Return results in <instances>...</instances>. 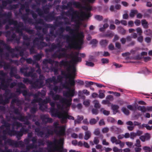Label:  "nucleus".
Masks as SVG:
<instances>
[{
  "label": "nucleus",
  "instance_id": "nucleus-12",
  "mask_svg": "<svg viewBox=\"0 0 152 152\" xmlns=\"http://www.w3.org/2000/svg\"><path fill=\"white\" fill-rule=\"evenodd\" d=\"M57 117L61 119V121L62 124L66 123L67 122V112L64 111L62 113L60 112H58Z\"/></svg>",
  "mask_w": 152,
  "mask_h": 152
},
{
  "label": "nucleus",
  "instance_id": "nucleus-15",
  "mask_svg": "<svg viewBox=\"0 0 152 152\" xmlns=\"http://www.w3.org/2000/svg\"><path fill=\"white\" fill-rule=\"evenodd\" d=\"M75 93V89L70 88L68 89L67 91H64L63 93V94L64 96L69 98L68 99H69L70 98L72 99V97L74 96Z\"/></svg>",
  "mask_w": 152,
  "mask_h": 152
},
{
  "label": "nucleus",
  "instance_id": "nucleus-62",
  "mask_svg": "<svg viewBox=\"0 0 152 152\" xmlns=\"http://www.w3.org/2000/svg\"><path fill=\"white\" fill-rule=\"evenodd\" d=\"M35 20L36 21V24L39 23L41 25H44L45 24V22L42 19L39 18L37 20V19Z\"/></svg>",
  "mask_w": 152,
  "mask_h": 152
},
{
  "label": "nucleus",
  "instance_id": "nucleus-24",
  "mask_svg": "<svg viewBox=\"0 0 152 152\" xmlns=\"http://www.w3.org/2000/svg\"><path fill=\"white\" fill-rule=\"evenodd\" d=\"M81 7H82V8L84 10L87 11L88 12L87 13V14L88 13H89L91 14V13L90 12L92 10V7L91 6L88 4L86 6ZM84 13V12H83V14L82 15H83ZM85 14H87V13H85ZM91 16V15H90V17Z\"/></svg>",
  "mask_w": 152,
  "mask_h": 152
},
{
  "label": "nucleus",
  "instance_id": "nucleus-45",
  "mask_svg": "<svg viewBox=\"0 0 152 152\" xmlns=\"http://www.w3.org/2000/svg\"><path fill=\"white\" fill-rule=\"evenodd\" d=\"M19 116L17 118V119L19 120V121L21 122L24 121L25 120H26V116L22 115L21 114L19 115Z\"/></svg>",
  "mask_w": 152,
  "mask_h": 152
},
{
  "label": "nucleus",
  "instance_id": "nucleus-60",
  "mask_svg": "<svg viewBox=\"0 0 152 152\" xmlns=\"http://www.w3.org/2000/svg\"><path fill=\"white\" fill-rule=\"evenodd\" d=\"M33 58L36 61H39L42 58V56L40 54L35 55L34 56Z\"/></svg>",
  "mask_w": 152,
  "mask_h": 152
},
{
  "label": "nucleus",
  "instance_id": "nucleus-38",
  "mask_svg": "<svg viewBox=\"0 0 152 152\" xmlns=\"http://www.w3.org/2000/svg\"><path fill=\"white\" fill-rule=\"evenodd\" d=\"M141 22L142 25L144 28L147 29L148 28V22L145 20L142 19Z\"/></svg>",
  "mask_w": 152,
  "mask_h": 152
},
{
  "label": "nucleus",
  "instance_id": "nucleus-46",
  "mask_svg": "<svg viewBox=\"0 0 152 152\" xmlns=\"http://www.w3.org/2000/svg\"><path fill=\"white\" fill-rule=\"evenodd\" d=\"M43 129L45 130H46L47 133L48 134H49V135H53V134L54 132L53 130L51 129H48V127H43Z\"/></svg>",
  "mask_w": 152,
  "mask_h": 152
},
{
  "label": "nucleus",
  "instance_id": "nucleus-4",
  "mask_svg": "<svg viewBox=\"0 0 152 152\" xmlns=\"http://www.w3.org/2000/svg\"><path fill=\"white\" fill-rule=\"evenodd\" d=\"M79 52H75L73 55H70V58H72V65H69V66L66 69L68 71H69L70 69H72V73H74L76 72V69L75 67V64L78 62H80L82 61L81 57L78 56Z\"/></svg>",
  "mask_w": 152,
  "mask_h": 152
},
{
  "label": "nucleus",
  "instance_id": "nucleus-44",
  "mask_svg": "<svg viewBox=\"0 0 152 152\" xmlns=\"http://www.w3.org/2000/svg\"><path fill=\"white\" fill-rule=\"evenodd\" d=\"M3 126L5 127H6V129L8 130L7 132L8 133V135H9V132H10V130H12V129L11 130L10 129V124L9 123L6 122L4 124H3Z\"/></svg>",
  "mask_w": 152,
  "mask_h": 152
},
{
  "label": "nucleus",
  "instance_id": "nucleus-39",
  "mask_svg": "<svg viewBox=\"0 0 152 152\" xmlns=\"http://www.w3.org/2000/svg\"><path fill=\"white\" fill-rule=\"evenodd\" d=\"M144 127H146L147 129L149 130H151L152 129L151 126H150L147 124H143L141 126H140L139 127V129H143Z\"/></svg>",
  "mask_w": 152,
  "mask_h": 152
},
{
  "label": "nucleus",
  "instance_id": "nucleus-14",
  "mask_svg": "<svg viewBox=\"0 0 152 152\" xmlns=\"http://www.w3.org/2000/svg\"><path fill=\"white\" fill-rule=\"evenodd\" d=\"M31 83V87L34 89H39L44 86V85H42V82H40L38 80L35 79L34 81L32 80Z\"/></svg>",
  "mask_w": 152,
  "mask_h": 152
},
{
  "label": "nucleus",
  "instance_id": "nucleus-35",
  "mask_svg": "<svg viewBox=\"0 0 152 152\" xmlns=\"http://www.w3.org/2000/svg\"><path fill=\"white\" fill-rule=\"evenodd\" d=\"M10 75L11 77H12V75L17 72V69L15 67H12L10 69Z\"/></svg>",
  "mask_w": 152,
  "mask_h": 152
},
{
  "label": "nucleus",
  "instance_id": "nucleus-8",
  "mask_svg": "<svg viewBox=\"0 0 152 152\" xmlns=\"http://www.w3.org/2000/svg\"><path fill=\"white\" fill-rule=\"evenodd\" d=\"M58 36L59 39H63L66 40V42L68 44V46L70 48H74L75 45H76L77 47L79 48L76 45V44L75 45L73 42V39L74 38L73 37L66 34H63L61 36Z\"/></svg>",
  "mask_w": 152,
  "mask_h": 152
},
{
  "label": "nucleus",
  "instance_id": "nucleus-47",
  "mask_svg": "<svg viewBox=\"0 0 152 152\" xmlns=\"http://www.w3.org/2000/svg\"><path fill=\"white\" fill-rule=\"evenodd\" d=\"M55 107H51L50 109V111L51 114V115L53 117H56L57 116V113H55Z\"/></svg>",
  "mask_w": 152,
  "mask_h": 152
},
{
  "label": "nucleus",
  "instance_id": "nucleus-23",
  "mask_svg": "<svg viewBox=\"0 0 152 152\" xmlns=\"http://www.w3.org/2000/svg\"><path fill=\"white\" fill-rule=\"evenodd\" d=\"M51 102V99L49 97H46L45 99L44 100L42 99V100L39 102V105H43L44 104H46Z\"/></svg>",
  "mask_w": 152,
  "mask_h": 152
},
{
  "label": "nucleus",
  "instance_id": "nucleus-25",
  "mask_svg": "<svg viewBox=\"0 0 152 152\" xmlns=\"http://www.w3.org/2000/svg\"><path fill=\"white\" fill-rule=\"evenodd\" d=\"M126 125L130 126H128L127 127V129L130 131H132L134 128V126H132L133 125V122L131 121H129L126 122Z\"/></svg>",
  "mask_w": 152,
  "mask_h": 152
},
{
  "label": "nucleus",
  "instance_id": "nucleus-63",
  "mask_svg": "<svg viewBox=\"0 0 152 152\" xmlns=\"http://www.w3.org/2000/svg\"><path fill=\"white\" fill-rule=\"evenodd\" d=\"M61 75L64 76L66 79L68 78L69 77L71 76V75L70 74H66V72L63 71H61Z\"/></svg>",
  "mask_w": 152,
  "mask_h": 152
},
{
  "label": "nucleus",
  "instance_id": "nucleus-34",
  "mask_svg": "<svg viewBox=\"0 0 152 152\" xmlns=\"http://www.w3.org/2000/svg\"><path fill=\"white\" fill-rule=\"evenodd\" d=\"M117 30L119 33L122 35H124L126 32V30L122 26H119L117 28Z\"/></svg>",
  "mask_w": 152,
  "mask_h": 152
},
{
  "label": "nucleus",
  "instance_id": "nucleus-3",
  "mask_svg": "<svg viewBox=\"0 0 152 152\" xmlns=\"http://www.w3.org/2000/svg\"><path fill=\"white\" fill-rule=\"evenodd\" d=\"M1 138L2 140H4L5 144H8L9 145L13 147L18 148L24 146L23 142L20 140L18 141H15L10 138L7 139V137L5 135H0V138Z\"/></svg>",
  "mask_w": 152,
  "mask_h": 152
},
{
  "label": "nucleus",
  "instance_id": "nucleus-52",
  "mask_svg": "<svg viewBox=\"0 0 152 152\" xmlns=\"http://www.w3.org/2000/svg\"><path fill=\"white\" fill-rule=\"evenodd\" d=\"M11 13L10 12L7 13H2L0 11V16L2 17H9L11 15Z\"/></svg>",
  "mask_w": 152,
  "mask_h": 152
},
{
  "label": "nucleus",
  "instance_id": "nucleus-29",
  "mask_svg": "<svg viewBox=\"0 0 152 152\" xmlns=\"http://www.w3.org/2000/svg\"><path fill=\"white\" fill-rule=\"evenodd\" d=\"M108 40L106 39H102L100 41L99 43L102 47L105 48L107 45Z\"/></svg>",
  "mask_w": 152,
  "mask_h": 152
},
{
  "label": "nucleus",
  "instance_id": "nucleus-30",
  "mask_svg": "<svg viewBox=\"0 0 152 152\" xmlns=\"http://www.w3.org/2000/svg\"><path fill=\"white\" fill-rule=\"evenodd\" d=\"M23 26H18L16 27L15 29L17 33H18L20 34V36H23L24 35L23 33V27L22 28H20L21 27H23Z\"/></svg>",
  "mask_w": 152,
  "mask_h": 152
},
{
  "label": "nucleus",
  "instance_id": "nucleus-37",
  "mask_svg": "<svg viewBox=\"0 0 152 152\" xmlns=\"http://www.w3.org/2000/svg\"><path fill=\"white\" fill-rule=\"evenodd\" d=\"M19 7L18 4H14L12 5H10L8 7V9L10 10H12L14 9H16Z\"/></svg>",
  "mask_w": 152,
  "mask_h": 152
},
{
  "label": "nucleus",
  "instance_id": "nucleus-18",
  "mask_svg": "<svg viewBox=\"0 0 152 152\" xmlns=\"http://www.w3.org/2000/svg\"><path fill=\"white\" fill-rule=\"evenodd\" d=\"M72 5L74 6L75 7L77 8H80L82 7L81 4L80 2L75 1L69 2L67 3V6L68 8L72 7Z\"/></svg>",
  "mask_w": 152,
  "mask_h": 152
},
{
  "label": "nucleus",
  "instance_id": "nucleus-6",
  "mask_svg": "<svg viewBox=\"0 0 152 152\" xmlns=\"http://www.w3.org/2000/svg\"><path fill=\"white\" fill-rule=\"evenodd\" d=\"M26 126H24L22 127L19 131H16L14 129V127H12V130H10L8 135L10 136H16L18 140L21 139V137L23 135L24 133H27L28 131V129H26Z\"/></svg>",
  "mask_w": 152,
  "mask_h": 152
},
{
  "label": "nucleus",
  "instance_id": "nucleus-11",
  "mask_svg": "<svg viewBox=\"0 0 152 152\" xmlns=\"http://www.w3.org/2000/svg\"><path fill=\"white\" fill-rule=\"evenodd\" d=\"M31 141L32 142V143L26 146V150L28 151L30 149L37 148V145L36 144L37 139L36 136L33 137L31 139Z\"/></svg>",
  "mask_w": 152,
  "mask_h": 152
},
{
  "label": "nucleus",
  "instance_id": "nucleus-49",
  "mask_svg": "<svg viewBox=\"0 0 152 152\" xmlns=\"http://www.w3.org/2000/svg\"><path fill=\"white\" fill-rule=\"evenodd\" d=\"M65 31V28L63 27H61L58 29V32H57L58 36H61L63 34V33Z\"/></svg>",
  "mask_w": 152,
  "mask_h": 152
},
{
  "label": "nucleus",
  "instance_id": "nucleus-16",
  "mask_svg": "<svg viewBox=\"0 0 152 152\" xmlns=\"http://www.w3.org/2000/svg\"><path fill=\"white\" fill-rule=\"evenodd\" d=\"M66 127L64 126H59L58 129H54V132L57 134L61 136H64L65 134Z\"/></svg>",
  "mask_w": 152,
  "mask_h": 152
},
{
  "label": "nucleus",
  "instance_id": "nucleus-19",
  "mask_svg": "<svg viewBox=\"0 0 152 152\" xmlns=\"http://www.w3.org/2000/svg\"><path fill=\"white\" fill-rule=\"evenodd\" d=\"M34 45H36L38 49H42L44 47L48 46L47 44L43 41H40V43L39 42L36 43L35 44H33Z\"/></svg>",
  "mask_w": 152,
  "mask_h": 152
},
{
  "label": "nucleus",
  "instance_id": "nucleus-31",
  "mask_svg": "<svg viewBox=\"0 0 152 152\" xmlns=\"http://www.w3.org/2000/svg\"><path fill=\"white\" fill-rule=\"evenodd\" d=\"M16 103L18 106H20L21 105V101L17 98H15L12 99L11 102V104H15Z\"/></svg>",
  "mask_w": 152,
  "mask_h": 152
},
{
  "label": "nucleus",
  "instance_id": "nucleus-43",
  "mask_svg": "<svg viewBox=\"0 0 152 152\" xmlns=\"http://www.w3.org/2000/svg\"><path fill=\"white\" fill-rule=\"evenodd\" d=\"M3 45L4 46L5 49L9 51L10 53H12L14 51V49H12L11 47L5 43H4Z\"/></svg>",
  "mask_w": 152,
  "mask_h": 152
},
{
  "label": "nucleus",
  "instance_id": "nucleus-32",
  "mask_svg": "<svg viewBox=\"0 0 152 152\" xmlns=\"http://www.w3.org/2000/svg\"><path fill=\"white\" fill-rule=\"evenodd\" d=\"M58 17H60L59 16H58L56 20V22L54 23V26L55 27H59L60 25H63L64 24V23L63 21H58Z\"/></svg>",
  "mask_w": 152,
  "mask_h": 152
},
{
  "label": "nucleus",
  "instance_id": "nucleus-36",
  "mask_svg": "<svg viewBox=\"0 0 152 152\" xmlns=\"http://www.w3.org/2000/svg\"><path fill=\"white\" fill-rule=\"evenodd\" d=\"M84 139L86 140H88L90 138L91 136V133L90 131H86L85 132Z\"/></svg>",
  "mask_w": 152,
  "mask_h": 152
},
{
  "label": "nucleus",
  "instance_id": "nucleus-9",
  "mask_svg": "<svg viewBox=\"0 0 152 152\" xmlns=\"http://www.w3.org/2000/svg\"><path fill=\"white\" fill-rule=\"evenodd\" d=\"M10 12L11 13V15L9 17H5L6 18H7V23H8V24L9 25H14L15 26V29H16V27L18 26H23V23L21 22H20L19 23H18V21L16 20H14L13 19H11V18L12 16V13L10 12Z\"/></svg>",
  "mask_w": 152,
  "mask_h": 152
},
{
  "label": "nucleus",
  "instance_id": "nucleus-7",
  "mask_svg": "<svg viewBox=\"0 0 152 152\" xmlns=\"http://www.w3.org/2000/svg\"><path fill=\"white\" fill-rule=\"evenodd\" d=\"M36 12L39 16L43 18L47 22H50L55 19L53 13H48L47 15L45 16L42 10L39 7L36 9Z\"/></svg>",
  "mask_w": 152,
  "mask_h": 152
},
{
  "label": "nucleus",
  "instance_id": "nucleus-22",
  "mask_svg": "<svg viewBox=\"0 0 152 152\" xmlns=\"http://www.w3.org/2000/svg\"><path fill=\"white\" fill-rule=\"evenodd\" d=\"M150 137V134L147 133H145L144 135L140 136L139 138L142 141L145 142V140H148Z\"/></svg>",
  "mask_w": 152,
  "mask_h": 152
},
{
  "label": "nucleus",
  "instance_id": "nucleus-61",
  "mask_svg": "<svg viewBox=\"0 0 152 152\" xmlns=\"http://www.w3.org/2000/svg\"><path fill=\"white\" fill-rule=\"evenodd\" d=\"M100 111L106 115H108L110 113V112L109 111L104 110L103 108H101L100 110Z\"/></svg>",
  "mask_w": 152,
  "mask_h": 152
},
{
  "label": "nucleus",
  "instance_id": "nucleus-20",
  "mask_svg": "<svg viewBox=\"0 0 152 152\" xmlns=\"http://www.w3.org/2000/svg\"><path fill=\"white\" fill-rule=\"evenodd\" d=\"M65 30L66 31L69 32L70 34L73 35V36H72L73 37H74L75 36V33H76V29H74L72 28L70 26H66Z\"/></svg>",
  "mask_w": 152,
  "mask_h": 152
},
{
  "label": "nucleus",
  "instance_id": "nucleus-54",
  "mask_svg": "<svg viewBox=\"0 0 152 152\" xmlns=\"http://www.w3.org/2000/svg\"><path fill=\"white\" fill-rule=\"evenodd\" d=\"M37 110V107L36 106H34L33 107L31 108L30 111L31 113L33 114H35Z\"/></svg>",
  "mask_w": 152,
  "mask_h": 152
},
{
  "label": "nucleus",
  "instance_id": "nucleus-28",
  "mask_svg": "<svg viewBox=\"0 0 152 152\" xmlns=\"http://www.w3.org/2000/svg\"><path fill=\"white\" fill-rule=\"evenodd\" d=\"M69 65V62L67 60H62L59 63V66L60 67L63 66L66 67Z\"/></svg>",
  "mask_w": 152,
  "mask_h": 152
},
{
  "label": "nucleus",
  "instance_id": "nucleus-56",
  "mask_svg": "<svg viewBox=\"0 0 152 152\" xmlns=\"http://www.w3.org/2000/svg\"><path fill=\"white\" fill-rule=\"evenodd\" d=\"M11 90L9 89H7L5 91V93L3 94L5 98H8L10 93Z\"/></svg>",
  "mask_w": 152,
  "mask_h": 152
},
{
  "label": "nucleus",
  "instance_id": "nucleus-26",
  "mask_svg": "<svg viewBox=\"0 0 152 152\" xmlns=\"http://www.w3.org/2000/svg\"><path fill=\"white\" fill-rule=\"evenodd\" d=\"M44 39V35H42L39 37H35L33 41V43L35 44L36 43L38 42L40 40L41 41H43Z\"/></svg>",
  "mask_w": 152,
  "mask_h": 152
},
{
  "label": "nucleus",
  "instance_id": "nucleus-57",
  "mask_svg": "<svg viewBox=\"0 0 152 152\" xmlns=\"http://www.w3.org/2000/svg\"><path fill=\"white\" fill-rule=\"evenodd\" d=\"M13 126H16L17 128H18L22 127V124L19 122L16 121L13 123Z\"/></svg>",
  "mask_w": 152,
  "mask_h": 152
},
{
  "label": "nucleus",
  "instance_id": "nucleus-51",
  "mask_svg": "<svg viewBox=\"0 0 152 152\" xmlns=\"http://www.w3.org/2000/svg\"><path fill=\"white\" fill-rule=\"evenodd\" d=\"M57 143H56V151H57L58 152H62V151L63 150V146L62 145H60V146H59L58 145H57ZM57 144H58L57 143Z\"/></svg>",
  "mask_w": 152,
  "mask_h": 152
},
{
  "label": "nucleus",
  "instance_id": "nucleus-10",
  "mask_svg": "<svg viewBox=\"0 0 152 152\" xmlns=\"http://www.w3.org/2000/svg\"><path fill=\"white\" fill-rule=\"evenodd\" d=\"M73 54H71L73 55ZM71 54L69 55V54L66 53H63L60 52L57 53L56 51L52 55V57L54 58H58L59 59H60L64 58H67L69 56L70 57V55Z\"/></svg>",
  "mask_w": 152,
  "mask_h": 152
},
{
  "label": "nucleus",
  "instance_id": "nucleus-55",
  "mask_svg": "<svg viewBox=\"0 0 152 152\" xmlns=\"http://www.w3.org/2000/svg\"><path fill=\"white\" fill-rule=\"evenodd\" d=\"M24 75L25 77H33V72L31 71L29 72H27L24 73Z\"/></svg>",
  "mask_w": 152,
  "mask_h": 152
},
{
  "label": "nucleus",
  "instance_id": "nucleus-59",
  "mask_svg": "<svg viewBox=\"0 0 152 152\" xmlns=\"http://www.w3.org/2000/svg\"><path fill=\"white\" fill-rule=\"evenodd\" d=\"M11 4V2L10 0H7L2 1V5L4 7H6L8 4Z\"/></svg>",
  "mask_w": 152,
  "mask_h": 152
},
{
  "label": "nucleus",
  "instance_id": "nucleus-13",
  "mask_svg": "<svg viewBox=\"0 0 152 152\" xmlns=\"http://www.w3.org/2000/svg\"><path fill=\"white\" fill-rule=\"evenodd\" d=\"M40 130V127H36L35 129V132L36 133L38 136L42 138L44 137V135H45L44 138L46 139L48 138L50 135L46 133H45L44 131Z\"/></svg>",
  "mask_w": 152,
  "mask_h": 152
},
{
  "label": "nucleus",
  "instance_id": "nucleus-2",
  "mask_svg": "<svg viewBox=\"0 0 152 152\" xmlns=\"http://www.w3.org/2000/svg\"><path fill=\"white\" fill-rule=\"evenodd\" d=\"M49 94L51 96L54 100L55 101L59 100L60 103L63 105H66L67 107H70L71 105L72 99L71 98L67 99L62 97L60 95L58 94L55 95L53 91L51 90L50 91Z\"/></svg>",
  "mask_w": 152,
  "mask_h": 152
},
{
  "label": "nucleus",
  "instance_id": "nucleus-50",
  "mask_svg": "<svg viewBox=\"0 0 152 152\" xmlns=\"http://www.w3.org/2000/svg\"><path fill=\"white\" fill-rule=\"evenodd\" d=\"M23 30L25 31L26 32L30 34H32L34 33V30L32 29H30L25 27H23Z\"/></svg>",
  "mask_w": 152,
  "mask_h": 152
},
{
  "label": "nucleus",
  "instance_id": "nucleus-27",
  "mask_svg": "<svg viewBox=\"0 0 152 152\" xmlns=\"http://www.w3.org/2000/svg\"><path fill=\"white\" fill-rule=\"evenodd\" d=\"M68 78L69 79L68 82L69 84L71 86H74L75 85L74 77L71 75V76L69 77Z\"/></svg>",
  "mask_w": 152,
  "mask_h": 152
},
{
  "label": "nucleus",
  "instance_id": "nucleus-58",
  "mask_svg": "<svg viewBox=\"0 0 152 152\" xmlns=\"http://www.w3.org/2000/svg\"><path fill=\"white\" fill-rule=\"evenodd\" d=\"M8 144H5L4 143L3 145H1L4 148V149H3L1 148H0V151L1 152H5L6 151H7L9 149H8V147L7 146Z\"/></svg>",
  "mask_w": 152,
  "mask_h": 152
},
{
  "label": "nucleus",
  "instance_id": "nucleus-21",
  "mask_svg": "<svg viewBox=\"0 0 152 152\" xmlns=\"http://www.w3.org/2000/svg\"><path fill=\"white\" fill-rule=\"evenodd\" d=\"M25 11L26 12H30V14L32 15V17L34 20H36L37 18L38 15L35 13L34 12L30 9L29 7L25 8Z\"/></svg>",
  "mask_w": 152,
  "mask_h": 152
},
{
  "label": "nucleus",
  "instance_id": "nucleus-33",
  "mask_svg": "<svg viewBox=\"0 0 152 152\" xmlns=\"http://www.w3.org/2000/svg\"><path fill=\"white\" fill-rule=\"evenodd\" d=\"M8 103H9L8 100L6 98H5L4 99V100L2 96L0 97V104L5 105Z\"/></svg>",
  "mask_w": 152,
  "mask_h": 152
},
{
  "label": "nucleus",
  "instance_id": "nucleus-48",
  "mask_svg": "<svg viewBox=\"0 0 152 152\" xmlns=\"http://www.w3.org/2000/svg\"><path fill=\"white\" fill-rule=\"evenodd\" d=\"M16 35L14 33L12 34L10 37L7 38V42H12L16 38Z\"/></svg>",
  "mask_w": 152,
  "mask_h": 152
},
{
  "label": "nucleus",
  "instance_id": "nucleus-40",
  "mask_svg": "<svg viewBox=\"0 0 152 152\" xmlns=\"http://www.w3.org/2000/svg\"><path fill=\"white\" fill-rule=\"evenodd\" d=\"M49 87L51 91H54L56 93L58 89V87L57 86H53L52 84H50Z\"/></svg>",
  "mask_w": 152,
  "mask_h": 152
},
{
  "label": "nucleus",
  "instance_id": "nucleus-64",
  "mask_svg": "<svg viewBox=\"0 0 152 152\" xmlns=\"http://www.w3.org/2000/svg\"><path fill=\"white\" fill-rule=\"evenodd\" d=\"M138 109L139 110H140L142 113H145L146 112L147 109L144 106H139L138 107Z\"/></svg>",
  "mask_w": 152,
  "mask_h": 152
},
{
  "label": "nucleus",
  "instance_id": "nucleus-42",
  "mask_svg": "<svg viewBox=\"0 0 152 152\" xmlns=\"http://www.w3.org/2000/svg\"><path fill=\"white\" fill-rule=\"evenodd\" d=\"M42 10L44 13L45 14H48L49 13L50 9L48 6L45 5L43 6L42 7Z\"/></svg>",
  "mask_w": 152,
  "mask_h": 152
},
{
  "label": "nucleus",
  "instance_id": "nucleus-53",
  "mask_svg": "<svg viewBox=\"0 0 152 152\" xmlns=\"http://www.w3.org/2000/svg\"><path fill=\"white\" fill-rule=\"evenodd\" d=\"M29 69L28 67L25 66L23 67H22L20 68V72L24 74V73L27 72V70Z\"/></svg>",
  "mask_w": 152,
  "mask_h": 152
},
{
  "label": "nucleus",
  "instance_id": "nucleus-41",
  "mask_svg": "<svg viewBox=\"0 0 152 152\" xmlns=\"http://www.w3.org/2000/svg\"><path fill=\"white\" fill-rule=\"evenodd\" d=\"M138 11L136 10H132L129 13V15L130 17L133 18L135 14L138 13Z\"/></svg>",
  "mask_w": 152,
  "mask_h": 152
},
{
  "label": "nucleus",
  "instance_id": "nucleus-17",
  "mask_svg": "<svg viewBox=\"0 0 152 152\" xmlns=\"http://www.w3.org/2000/svg\"><path fill=\"white\" fill-rule=\"evenodd\" d=\"M41 118L43 123L46 124L48 123H52L53 121L52 118H49V115L48 114H45L41 116Z\"/></svg>",
  "mask_w": 152,
  "mask_h": 152
},
{
  "label": "nucleus",
  "instance_id": "nucleus-5",
  "mask_svg": "<svg viewBox=\"0 0 152 152\" xmlns=\"http://www.w3.org/2000/svg\"><path fill=\"white\" fill-rule=\"evenodd\" d=\"M75 23L77 24L75 25V29H76V32H78L77 34L76 35L77 38L76 41V45L80 49L81 46L84 43L83 39L84 38V35L82 32H78V30L80 28V26L78 24L79 23V22L77 20Z\"/></svg>",
  "mask_w": 152,
  "mask_h": 152
},
{
  "label": "nucleus",
  "instance_id": "nucleus-1",
  "mask_svg": "<svg viewBox=\"0 0 152 152\" xmlns=\"http://www.w3.org/2000/svg\"><path fill=\"white\" fill-rule=\"evenodd\" d=\"M69 9L67 11L64 12V14L68 17H71L72 21H74L75 22L77 21L76 18L79 20H83L84 19H88L90 17L89 13L86 14L84 13L83 15L79 16V12L77 10H74L72 7H70Z\"/></svg>",
  "mask_w": 152,
  "mask_h": 152
}]
</instances>
